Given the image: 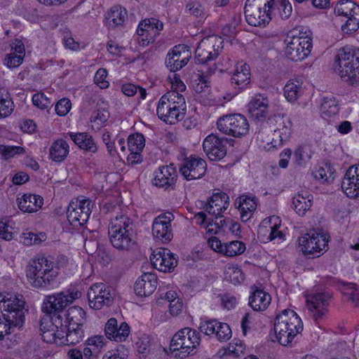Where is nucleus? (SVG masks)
<instances>
[{
	"mask_svg": "<svg viewBox=\"0 0 359 359\" xmlns=\"http://www.w3.org/2000/svg\"><path fill=\"white\" fill-rule=\"evenodd\" d=\"M67 136L83 150L92 153H95L97 151L93 137L88 133H68L65 137Z\"/></svg>",
	"mask_w": 359,
	"mask_h": 359,
	"instance_id": "33",
	"label": "nucleus"
},
{
	"mask_svg": "<svg viewBox=\"0 0 359 359\" xmlns=\"http://www.w3.org/2000/svg\"><path fill=\"white\" fill-rule=\"evenodd\" d=\"M222 215L220 216H215V222H210L207 225V230L208 232L217 233L219 229L224 227L226 224L225 219H222Z\"/></svg>",
	"mask_w": 359,
	"mask_h": 359,
	"instance_id": "63",
	"label": "nucleus"
},
{
	"mask_svg": "<svg viewBox=\"0 0 359 359\" xmlns=\"http://www.w3.org/2000/svg\"><path fill=\"white\" fill-rule=\"evenodd\" d=\"M229 196L224 192L213 194L208 203L204 207L205 211L215 216H220L229 206Z\"/></svg>",
	"mask_w": 359,
	"mask_h": 359,
	"instance_id": "30",
	"label": "nucleus"
},
{
	"mask_svg": "<svg viewBox=\"0 0 359 359\" xmlns=\"http://www.w3.org/2000/svg\"><path fill=\"white\" fill-rule=\"evenodd\" d=\"M25 302L16 296L7 294L0 300V340L16 327L20 328L25 322Z\"/></svg>",
	"mask_w": 359,
	"mask_h": 359,
	"instance_id": "1",
	"label": "nucleus"
},
{
	"mask_svg": "<svg viewBox=\"0 0 359 359\" xmlns=\"http://www.w3.org/2000/svg\"><path fill=\"white\" fill-rule=\"evenodd\" d=\"M223 40L217 36L203 39L196 50V60L205 64L217 58L223 49Z\"/></svg>",
	"mask_w": 359,
	"mask_h": 359,
	"instance_id": "11",
	"label": "nucleus"
},
{
	"mask_svg": "<svg viewBox=\"0 0 359 359\" xmlns=\"http://www.w3.org/2000/svg\"><path fill=\"white\" fill-rule=\"evenodd\" d=\"M330 295L327 292L312 293L306 296V306L315 320L321 318L327 311Z\"/></svg>",
	"mask_w": 359,
	"mask_h": 359,
	"instance_id": "22",
	"label": "nucleus"
},
{
	"mask_svg": "<svg viewBox=\"0 0 359 359\" xmlns=\"http://www.w3.org/2000/svg\"><path fill=\"white\" fill-rule=\"evenodd\" d=\"M177 176V172L173 163L160 166L154 172L152 184L165 190L174 189Z\"/></svg>",
	"mask_w": 359,
	"mask_h": 359,
	"instance_id": "20",
	"label": "nucleus"
},
{
	"mask_svg": "<svg viewBox=\"0 0 359 359\" xmlns=\"http://www.w3.org/2000/svg\"><path fill=\"white\" fill-rule=\"evenodd\" d=\"M222 323L217 320H207L201 323L199 330L206 335L215 334V336L219 329H220L219 325H222Z\"/></svg>",
	"mask_w": 359,
	"mask_h": 359,
	"instance_id": "48",
	"label": "nucleus"
},
{
	"mask_svg": "<svg viewBox=\"0 0 359 359\" xmlns=\"http://www.w3.org/2000/svg\"><path fill=\"white\" fill-rule=\"evenodd\" d=\"M334 13L347 20L341 26V29L350 34L359 28V6L351 0H340L334 7Z\"/></svg>",
	"mask_w": 359,
	"mask_h": 359,
	"instance_id": "10",
	"label": "nucleus"
},
{
	"mask_svg": "<svg viewBox=\"0 0 359 359\" xmlns=\"http://www.w3.org/2000/svg\"><path fill=\"white\" fill-rule=\"evenodd\" d=\"M302 330V321L292 310L285 309L276 318L274 331L277 341L283 346L290 344Z\"/></svg>",
	"mask_w": 359,
	"mask_h": 359,
	"instance_id": "5",
	"label": "nucleus"
},
{
	"mask_svg": "<svg viewBox=\"0 0 359 359\" xmlns=\"http://www.w3.org/2000/svg\"><path fill=\"white\" fill-rule=\"evenodd\" d=\"M250 116L258 121L265 120L269 113V100L262 95H257L248 105Z\"/></svg>",
	"mask_w": 359,
	"mask_h": 359,
	"instance_id": "26",
	"label": "nucleus"
},
{
	"mask_svg": "<svg viewBox=\"0 0 359 359\" xmlns=\"http://www.w3.org/2000/svg\"><path fill=\"white\" fill-rule=\"evenodd\" d=\"M64 316L65 323H68V326L83 327L86 321V312L79 306L70 307Z\"/></svg>",
	"mask_w": 359,
	"mask_h": 359,
	"instance_id": "36",
	"label": "nucleus"
},
{
	"mask_svg": "<svg viewBox=\"0 0 359 359\" xmlns=\"http://www.w3.org/2000/svg\"><path fill=\"white\" fill-rule=\"evenodd\" d=\"M280 119V124L282 126L274 130V136H278L280 138V142L283 143L288 140L291 134L292 122L286 115L283 114L281 116L279 115L277 117Z\"/></svg>",
	"mask_w": 359,
	"mask_h": 359,
	"instance_id": "41",
	"label": "nucleus"
},
{
	"mask_svg": "<svg viewBox=\"0 0 359 359\" xmlns=\"http://www.w3.org/2000/svg\"><path fill=\"white\" fill-rule=\"evenodd\" d=\"M175 216L170 212H167L156 217L152 223V234L155 238L163 243L170 242L173 238L171 222Z\"/></svg>",
	"mask_w": 359,
	"mask_h": 359,
	"instance_id": "15",
	"label": "nucleus"
},
{
	"mask_svg": "<svg viewBox=\"0 0 359 359\" xmlns=\"http://www.w3.org/2000/svg\"><path fill=\"white\" fill-rule=\"evenodd\" d=\"M245 16L250 25L265 26L274 13L273 0H246Z\"/></svg>",
	"mask_w": 359,
	"mask_h": 359,
	"instance_id": "8",
	"label": "nucleus"
},
{
	"mask_svg": "<svg viewBox=\"0 0 359 359\" xmlns=\"http://www.w3.org/2000/svg\"><path fill=\"white\" fill-rule=\"evenodd\" d=\"M338 102L334 97H325L320 103L321 116L324 118L332 117L338 114Z\"/></svg>",
	"mask_w": 359,
	"mask_h": 359,
	"instance_id": "38",
	"label": "nucleus"
},
{
	"mask_svg": "<svg viewBox=\"0 0 359 359\" xmlns=\"http://www.w3.org/2000/svg\"><path fill=\"white\" fill-rule=\"evenodd\" d=\"M252 294L249 297V305L255 311L266 310L271 304V295L266 291L256 287H252Z\"/></svg>",
	"mask_w": 359,
	"mask_h": 359,
	"instance_id": "32",
	"label": "nucleus"
},
{
	"mask_svg": "<svg viewBox=\"0 0 359 359\" xmlns=\"http://www.w3.org/2000/svg\"><path fill=\"white\" fill-rule=\"evenodd\" d=\"M245 249L244 243L240 241H233L224 243L223 255L232 257L243 254Z\"/></svg>",
	"mask_w": 359,
	"mask_h": 359,
	"instance_id": "43",
	"label": "nucleus"
},
{
	"mask_svg": "<svg viewBox=\"0 0 359 359\" xmlns=\"http://www.w3.org/2000/svg\"><path fill=\"white\" fill-rule=\"evenodd\" d=\"M301 86L297 81H289L284 87L285 98L290 102H294L298 98Z\"/></svg>",
	"mask_w": 359,
	"mask_h": 359,
	"instance_id": "44",
	"label": "nucleus"
},
{
	"mask_svg": "<svg viewBox=\"0 0 359 359\" xmlns=\"http://www.w3.org/2000/svg\"><path fill=\"white\" fill-rule=\"evenodd\" d=\"M166 97H161L158 101L156 113L160 119L163 121L174 124L177 121H182L184 117L172 108L169 102L165 101Z\"/></svg>",
	"mask_w": 359,
	"mask_h": 359,
	"instance_id": "27",
	"label": "nucleus"
},
{
	"mask_svg": "<svg viewBox=\"0 0 359 359\" xmlns=\"http://www.w3.org/2000/svg\"><path fill=\"white\" fill-rule=\"evenodd\" d=\"M217 126L220 132L235 137L244 136L249 130L247 118L240 114H228L219 118Z\"/></svg>",
	"mask_w": 359,
	"mask_h": 359,
	"instance_id": "9",
	"label": "nucleus"
},
{
	"mask_svg": "<svg viewBox=\"0 0 359 359\" xmlns=\"http://www.w3.org/2000/svg\"><path fill=\"white\" fill-rule=\"evenodd\" d=\"M341 189L349 198H359V164L351 166L341 182Z\"/></svg>",
	"mask_w": 359,
	"mask_h": 359,
	"instance_id": "23",
	"label": "nucleus"
},
{
	"mask_svg": "<svg viewBox=\"0 0 359 359\" xmlns=\"http://www.w3.org/2000/svg\"><path fill=\"white\" fill-rule=\"evenodd\" d=\"M105 336L107 339L115 341H125L130 334V327L123 322L118 325V321L114 318H109L104 327Z\"/></svg>",
	"mask_w": 359,
	"mask_h": 359,
	"instance_id": "24",
	"label": "nucleus"
},
{
	"mask_svg": "<svg viewBox=\"0 0 359 359\" xmlns=\"http://www.w3.org/2000/svg\"><path fill=\"white\" fill-rule=\"evenodd\" d=\"M150 339L148 336L143 335L136 342V348L140 353L147 355L150 350Z\"/></svg>",
	"mask_w": 359,
	"mask_h": 359,
	"instance_id": "60",
	"label": "nucleus"
},
{
	"mask_svg": "<svg viewBox=\"0 0 359 359\" xmlns=\"http://www.w3.org/2000/svg\"><path fill=\"white\" fill-rule=\"evenodd\" d=\"M163 29V23L156 18H151L142 20L137 29L139 43L142 46H148L154 42Z\"/></svg>",
	"mask_w": 359,
	"mask_h": 359,
	"instance_id": "13",
	"label": "nucleus"
},
{
	"mask_svg": "<svg viewBox=\"0 0 359 359\" xmlns=\"http://www.w3.org/2000/svg\"><path fill=\"white\" fill-rule=\"evenodd\" d=\"M179 49H186V47L183 45L175 46L171 52H169L165 58V64L168 67L170 68V71L176 72V60H179V56L177 55L176 53H179Z\"/></svg>",
	"mask_w": 359,
	"mask_h": 359,
	"instance_id": "50",
	"label": "nucleus"
},
{
	"mask_svg": "<svg viewBox=\"0 0 359 359\" xmlns=\"http://www.w3.org/2000/svg\"><path fill=\"white\" fill-rule=\"evenodd\" d=\"M176 53L179 56V60H176L175 69L179 70L188 63L191 55L187 49H179V53Z\"/></svg>",
	"mask_w": 359,
	"mask_h": 359,
	"instance_id": "61",
	"label": "nucleus"
},
{
	"mask_svg": "<svg viewBox=\"0 0 359 359\" xmlns=\"http://www.w3.org/2000/svg\"><path fill=\"white\" fill-rule=\"evenodd\" d=\"M127 20V10L121 6H114L105 13L104 23L109 29H114L123 26Z\"/></svg>",
	"mask_w": 359,
	"mask_h": 359,
	"instance_id": "29",
	"label": "nucleus"
},
{
	"mask_svg": "<svg viewBox=\"0 0 359 359\" xmlns=\"http://www.w3.org/2000/svg\"><path fill=\"white\" fill-rule=\"evenodd\" d=\"M227 142L226 138L212 133L203 140V149L210 161H220L226 155Z\"/></svg>",
	"mask_w": 359,
	"mask_h": 359,
	"instance_id": "17",
	"label": "nucleus"
},
{
	"mask_svg": "<svg viewBox=\"0 0 359 359\" xmlns=\"http://www.w3.org/2000/svg\"><path fill=\"white\" fill-rule=\"evenodd\" d=\"M23 55L17 53H8L5 55L4 64L8 68H15L19 67L23 62Z\"/></svg>",
	"mask_w": 359,
	"mask_h": 359,
	"instance_id": "54",
	"label": "nucleus"
},
{
	"mask_svg": "<svg viewBox=\"0 0 359 359\" xmlns=\"http://www.w3.org/2000/svg\"><path fill=\"white\" fill-rule=\"evenodd\" d=\"M250 82L251 74L249 65L247 64L237 65L231 78V84L236 90L235 94L248 88Z\"/></svg>",
	"mask_w": 359,
	"mask_h": 359,
	"instance_id": "25",
	"label": "nucleus"
},
{
	"mask_svg": "<svg viewBox=\"0 0 359 359\" xmlns=\"http://www.w3.org/2000/svg\"><path fill=\"white\" fill-rule=\"evenodd\" d=\"M59 268L43 255L34 257L26 270L27 280L36 288L49 289L57 283Z\"/></svg>",
	"mask_w": 359,
	"mask_h": 359,
	"instance_id": "2",
	"label": "nucleus"
},
{
	"mask_svg": "<svg viewBox=\"0 0 359 359\" xmlns=\"http://www.w3.org/2000/svg\"><path fill=\"white\" fill-rule=\"evenodd\" d=\"M156 283V277L154 273H144L136 280L134 290L140 297L149 296L155 291Z\"/></svg>",
	"mask_w": 359,
	"mask_h": 359,
	"instance_id": "28",
	"label": "nucleus"
},
{
	"mask_svg": "<svg viewBox=\"0 0 359 359\" xmlns=\"http://www.w3.org/2000/svg\"><path fill=\"white\" fill-rule=\"evenodd\" d=\"M1 154L6 159L12 158L16 154H21L25 152V149L19 146H1L0 148Z\"/></svg>",
	"mask_w": 359,
	"mask_h": 359,
	"instance_id": "55",
	"label": "nucleus"
},
{
	"mask_svg": "<svg viewBox=\"0 0 359 359\" xmlns=\"http://www.w3.org/2000/svg\"><path fill=\"white\" fill-rule=\"evenodd\" d=\"M83 327L68 326L66 331V341L69 344H76L80 342L83 337Z\"/></svg>",
	"mask_w": 359,
	"mask_h": 359,
	"instance_id": "45",
	"label": "nucleus"
},
{
	"mask_svg": "<svg viewBox=\"0 0 359 359\" xmlns=\"http://www.w3.org/2000/svg\"><path fill=\"white\" fill-rule=\"evenodd\" d=\"M219 331L215 335V337L220 341H226L231 337V330L230 327L226 323H222V325H219Z\"/></svg>",
	"mask_w": 359,
	"mask_h": 359,
	"instance_id": "62",
	"label": "nucleus"
},
{
	"mask_svg": "<svg viewBox=\"0 0 359 359\" xmlns=\"http://www.w3.org/2000/svg\"><path fill=\"white\" fill-rule=\"evenodd\" d=\"M328 239L322 233L315 231L307 233L299 238V243L304 255H312L326 251Z\"/></svg>",
	"mask_w": 359,
	"mask_h": 359,
	"instance_id": "16",
	"label": "nucleus"
},
{
	"mask_svg": "<svg viewBox=\"0 0 359 359\" xmlns=\"http://www.w3.org/2000/svg\"><path fill=\"white\" fill-rule=\"evenodd\" d=\"M162 97H166V102H169L172 108H175L176 111L180 112L184 117L187 111V104L182 95L175 90H172L165 93Z\"/></svg>",
	"mask_w": 359,
	"mask_h": 359,
	"instance_id": "37",
	"label": "nucleus"
},
{
	"mask_svg": "<svg viewBox=\"0 0 359 359\" xmlns=\"http://www.w3.org/2000/svg\"><path fill=\"white\" fill-rule=\"evenodd\" d=\"M14 109L13 102L6 88H0V118L9 116Z\"/></svg>",
	"mask_w": 359,
	"mask_h": 359,
	"instance_id": "40",
	"label": "nucleus"
},
{
	"mask_svg": "<svg viewBox=\"0 0 359 359\" xmlns=\"http://www.w3.org/2000/svg\"><path fill=\"white\" fill-rule=\"evenodd\" d=\"M342 293L347 296L349 301L355 304L357 306L359 302V287L353 283H343L341 287Z\"/></svg>",
	"mask_w": 359,
	"mask_h": 359,
	"instance_id": "46",
	"label": "nucleus"
},
{
	"mask_svg": "<svg viewBox=\"0 0 359 359\" xmlns=\"http://www.w3.org/2000/svg\"><path fill=\"white\" fill-rule=\"evenodd\" d=\"M107 76V72L104 68L99 69L95 75L94 81L102 89L107 88L109 86V82L106 80Z\"/></svg>",
	"mask_w": 359,
	"mask_h": 359,
	"instance_id": "58",
	"label": "nucleus"
},
{
	"mask_svg": "<svg viewBox=\"0 0 359 359\" xmlns=\"http://www.w3.org/2000/svg\"><path fill=\"white\" fill-rule=\"evenodd\" d=\"M274 11L277 9L282 18H287L292 13V6L289 0H273Z\"/></svg>",
	"mask_w": 359,
	"mask_h": 359,
	"instance_id": "49",
	"label": "nucleus"
},
{
	"mask_svg": "<svg viewBox=\"0 0 359 359\" xmlns=\"http://www.w3.org/2000/svg\"><path fill=\"white\" fill-rule=\"evenodd\" d=\"M145 146V139L142 134L137 133L128 137L129 151H142Z\"/></svg>",
	"mask_w": 359,
	"mask_h": 359,
	"instance_id": "47",
	"label": "nucleus"
},
{
	"mask_svg": "<svg viewBox=\"0 0 359 359\" xmlns=\"http://www.w3.org/2000/svg\"><path fill=\"white\" fill-rule=\"evenodd\" d=\"M43 239H45V234H36L32 232L23 233L21 236V242L25 245L39 244Z\"/></svg>",
	"mask_w": 359,
	"mask_h": 359,
	"instance_id": "52",
	"label": "nucleus"
},
{
	"mask_svg": "<svg viewBox=\"0 0 359 359\" xmlns=\"http://www.w3.org/2000/svg\"><path fill=\"white\" fill-rule=\"evenodd\" d=\"M104 338L103 336L97 335L93 337L88 338L86 342V345L90 346L92 348H97V350L101 351V348L104 346Z\"/></svg>",
	"mask_w": 359,
	"mask_h": 359,
	"instance_id": "64",
	"label": "nucleus"
},
{
	"mask_svg": "<svg viewBox=\"0 0 359 359\" xmlns=\"http://www.w3.org/2000/svg\"><path fill=\"white\" fill-rule=\"evenodd\" d=\"M71 107V101L67 98H62L56 103L55 112L59 116H65L69 111Z\"/></svg>",
	"mask_w": 359,
	"mask_h": 359,
	"instance_id": "59",
	"label": "nucleus"
},
{
	"mask_svg": "<svg viewBox=\"0 0 359 359\" xmlns=\"http://www.w3.org/2000/svg\"><path fill=\"white\" fill-rule=\"evenodd\" d=\"M108 233L111 245L118 250L128 251L135 245V224L126 215L111 219Z\"/></svg>",
	"mask_w": 359,
	"mask_h": 359,
	"instance_id": "3",
	"label": "nucleus"
},
{
	"mask_svg": "<svg viewBox=\"0 0 359 359\" xmlns=\"http://www.w3.org/2000/svg\"><path fill=\"white\" fill-rule=\"evenodd\" d=\"M303 29L297 27L293 29L285 39L286 43L285 54L292 61L303 60L311 51L313 43L310 31L309 30L308 34L306 30L304 32Z\"/></svg>",
	"mask_w": 359,
	"mask_h": 359,
	"instance_id": "6",
	"label": "nucleus"
},
{
	"mask_svg": "<svg viewBox=\"0 0 359 359\" xmlns=\"http://www.w3.org/2000/svg\"><path fill=\"white\" fill-rule=\"evenodd\" d=\"M334 68L348 85L359 84V50L349 47L339 49L335 55Z\"/></svg>",
	"mask_w": 359,
	"mask_h": 359,
	"instance_id": "4",
	"label": "nucleus"
},
{
	"mask_svg": "<svg viewBox=\"0 0 359 359\" xmlns=\"http://www.w3.org/2000/svg\"><path fill=\"white\" fill-rule=\"evenodd\" d=\"M186 8L188 12L195 17L204 15V8L198 0H189L187 3Z\"/></svg>",
	"mask_w": 359,
	"mask_h": 359,
	"instance_id": "53",
	"label": "nucleus"
},
{
	"mask_svg": "<svg viewBox=\"0 0 359 359\" xmlns=\"http://www.w3.org/2000/svg\"><path fill=\"white\" fill-rule=\"evenodd\" d=\"M312 155L313 151L309 146L300 145L294 152V158L297 165H305L309 162Z\"/></svg>",
	"mask_w": 359,
	"mask_h": 359,
	"instance_id": "42",
	"label": "nucleus"
},
{
	"mask_svg": "<svg viewBox=\"0 0 359 359\" xmlns=\"http://www.w3.org/2000/svg\"><path fill=\"white\" fill-rule=\"evenodd\" d=\"M43 203V199L39 195L25 194L20 198H18V207L24 212H36Z\"/></svg>",
	"mask_w": 359,
	"mask_h": 359,
	"instance_id": "34",
	"label": "nucleus"
},
{
	"mask_svg": "<svg viewBox=\"0 0 359 359\" xmlns=\"http://www.w3.org/2000/svg\"><path fill=\"white\" fill-rule=\"evenodd\" d=\"M51 314V321L53 325H54L57 330L60 329L61 332H65L68 327V323H65L64 314L61 312H53Z\"/></svg>",
	"mask_w": 359,
	"mask_h": 359,
	"instance_id": "57",
	"label": "nucleus"
},
{
	"mask_svg": "<svg viewBox=\"0 0 359 359\" xmlns=\"http://www.w3.org/2000/svg\"><path fill=\"white\" fill-rule=\"evenodd\" d=\"M257 205V198L246 195L237 198L235 202V206L239 210L241 219L243 222H247L251 218Z\"/></svg>",
	"mask_w": 359,
	"mask_h": 359,
	"instance_id": "31",
	"label": "nucleus"
},
{
	"mask_svg": "<svg viewBox=\"0 0 359 359\" xmlns=\"http://www.w3.org/2000/svg\"><path fill=\"white\" fill-rule=\"evenodd\" d=\"M32 102L36 107L41 109H46L51 104L50 99L43 93L34 94L32 96Z\"/></svg>",
	"mask_w": 359,
	"mask_h": 359,
	"instance_id": "56",
	"label": "nucleus"
},
{
	"mask_svg": "<svg viewBox=\"0 0 359 359\" xmlns=\"http://www.w3.org/2000/svg\"><path fill=\"white\" fill-rule=\"evenodd\" d=\"M151 263L157 270L169 272L177 264V260L168 248H158L150 257Z\"/></svg>",
	"mask_w": 359,
	"mask_h": 359,
	"instance_id": "21",
	"label": "nucleus"
},
{
	"mask_svg": "<svg viewBox=\"0 0 359 359\" xmlns=\"http://www.w3.org/2000/svg\"><path fill=\"white\" fill-rule=\"evenodd\" d=\"M226 278L236 285L244 280V275L238 267H229L226 271Z\"/></svg>",
	"mask_w": 359,
	"mask_h": 359,
	"instance_id": "51",
	"label": "nucleus"
},
{
	"mask_svg": "<svg viewBox=\"0 0 359 359\" xmlns=\"http://www.w3.org/2000/svg\"><path fill=\"white\" fill-rule=\"evenodd\" d=\"M79 292H61L47 297L44 301L42 311L51 314L53 312H62L64 309L79 297Z\"/></svg>",
	"mask_w": 359,
	"mask_h": 359,
	"instance_id": "18",
	"label": "nucleus"
},
{
	"mask_svg": "<svg viewBox=\"0 0 359 359\" xmlns=\"http://www.w3.org/2000/svg\"><path fill=\"white\" fill-rule=\"evenodd\" d=\"M111 288L102 283L93 285L88 291L89 306L99 310L104 306H109L114 300Z\"/></svg>",
	"mask_w": 359,
	"mask_h": 359,
	"instance_id": "14",
	"label": "nucleus"
},
{
	"mask_svg": "<svg viewBox=\"0 0 359 359\" xmlns=\"http://www.w3.org/2000/svg\"><path fill=\"white\" fill-rule=\"evenodd\" d=\"M93 203L89 199H77L72 201L67 210V218L74 226L83 225L88 219L91 213Z\"/></svg>",
	"mask_w": 359,
	"mask_h": 359,
	"instance_id": "12",
	"label": "nucleus"
},
{
	"mask_svg": "<svg viewBox=\"0 0 359 359\" xmlns=\"http://www.w3.org/2000/svg\"><path fill=\"white\" fill-rule=\"evenodd\" d=\"M312 205V200L309 196H305L302 194L295 195L292 198V208L299 215L303 216Z\"/></svg>",
	"mask_w": 359,
	"mask_h": 359,
	"instance_id": "39",
	"label": "nucleus"
},
{
	"mask_svg": "<svg viewBox=\"0 0 359 359\" xmlns=\"http://www.w3.org/2000/svg\"><path fill=\"white\" fill-rule=\"evenodd\" d=\"M69 152V144L62 139L54 141L49 149L50 158L55 162L63 161L67 158Z\"/></svg>",
	"mask_w": 359,
	"mask_h": 359,
	"instance_id": "35",
	"label": "nucleus"
},
{
	"mask_svg": "<svg viewBox=\"0 0 359 359\" xmlns=\"http://www.w3.org/2000/svg\"><path fill=\"white\" fill-rule=\"evenodd\" d=\"M201 337L199 333L190 327H184L172 337L170 350L172 355L178 358L187 357L199 346Z\"/></svg>",
	"mask_w": 359,
	"mask_h": 359,
	"instance_id": "7",
	"label": "nucleus"
},
{
	"mask_svg": "<svg viewBox=\"0 0 359 359\" xmlns=\"http://www.w3.org/2000/svg\"><path fill=\"white\" fill-rule=\"evenodd\" d=\"M207 170L206 161L195 156L186 158L180 167V173L189 181L201 178Z\"/></svg>",
	"mask_w": 359,
	"mask_h": 359,
	"instance_id": "19",
	"label": "nucleus"
}]
</instances>
